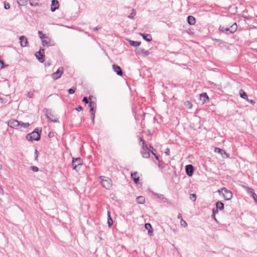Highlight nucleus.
Returning <instances> with one entry per match:
<instances>
[{
    "label": "nucleus",
    "mask_w": 257,
    "mask_h": 257,
    "mask_svg": "<svg viewBox=\"0 0 257 257\" xmlns=\"http://www.w3.org/2000/svg\"><path fill=\"white\" fill-rule=\"evenodd\" d=\"M41 133L42 128L36 127L32 133L28 134L26 138L29 141H39L41 139Z\"/></svg>",
    "instance_id": "f257e3e1"
},
{
    "label": "nucleus",
    "mask_w": 257,
    "mask_h": 257,
    "mask_svg": "<svg viewBox=\"0 0 257 257\" xmlns=\"http://www.w3.org/2000/svg\"><path fill=\"white\" fill-rule=\"evenodd\" d=\"M237 30V25L236 23H234L229 27H225L224 26H220L219 30L223 33L226 35H229L230 34H233Z\"/></svg>",
    "instance_id": "f03ea898"
},
{
    "label": "nucleus",
    "mask_w": 257,
    "mask_h": 257,
    "mask_svg": "<svg viewBox=\"0 0 257 257\" xmlns=\"http://www.w3.org/2000/svg\"><path fill=\"white\" fill-rule=\"evenodd\" d=\"M99 178L101 180L100 184L101 186L106 189L109 190L112 187V180L104 176H100Z\"/></svg>",
    "instance_id": "7ed1b4c3"
},
{
    "label": "nucleus",
    "mask_w": 257,
    "mask_h": 257,
    "mask_svg": "<svg viewBox=\"0 0 257 257\" xmlns=\"http://www.w3.org/2000/svg\"><path fill=\"white\" fill-rule=\"evenodd\" d=\"M83 164V161L81 158H73L72 165L73 169L78 172Z\"/></svg>",
    "instance_id": "20e7f679"
},
{
    "label": "nucleus",
    "mask_w": 257,
    "mask_h": 257,
    "mask_svg": "<svg viewBox=\"0 0 257 257\" xmlns=\"http://www.w3.org/2000/svg\"><path fill=\"white\" fill-rule=\"evenodd\" d=\"M43 111L45 113L46 117L50 121L54 122H59L58 119L55 117V115L53 113L51 109L45 108L43 109Z\"/></svg>",
    "instance_id": "39448f33"
},
{
    "label": "nucleus",
    "mask_w": 257,
    "mask_h": 257,
    "mask_svg": "<svg viewBox=\"0 0 257 257\" xmlns=\"http://www.w3.org/2000/svg\"><path fill=\"white\" fill-rule=\"evenodd\" d=\"M218 192L219 195H221V193L223 194V197L226 200H229L232 197V193L231 191L225 187H223L220 190H218Z\"/></svg>",
    "instance_id": "423d86ee"
},
{
    "label": "nucleus",
    "mask_w": 257,
    "mask_h": 257,
    "mask_svg": "<svg viewBox=\"0 0 257 257\" xmlns=\"http://www.w3.org/2000/svg\"><path fill=\"white\" fill-rule=\"evenodd\" d=\"M89 104V107L90 108L89 112L91 115V119L92 122H94L95 113L97 107L96 102L95 101H90Z\"/></svg>",
    "instance_id": "0eeeda50"
},
{
    "label": "nucleus",
    "mask_w": 257,
    "mask_h": 257,
    "mask_svg": "<svg viewBox=\"0 0 257 257\" xmlns=\"http://www.w3.org/2000/svg\"><path fill=\"white\" fill-rule=\"evenodd\" d=\"M141 154L144 158L148 159L150 157V150L146 143H144V145L142 146Z\"/></svg>",
    "instance_id": "6e6552de"
},
{
    "label": "nucleus",
    "mask_w": 257,
    "mask_h": 257,
    "mask_svg": "<svg viewBox=\"0 0 257 257\" xmlns=\"http://www.w3.org/2000/svg\"><path fill=\"white\" fill-rule=\"evenodd\" d=\"M63 67H59L57 70L53 73L52 75V77L53 79V80H56L59 78H60L63 72Z\"/></svg>",
    "instance_id": "1a4fd4ad"
},
{
    "label": "nucleus",
    "mask_w": 257,
    "mask_h": 257,
    "mask_svg": "<svg viewBox=\"0 0 257 257\" xmlns=\"http://www.w3.org/2000/svg\"><path fill=\"white\" fill-rule=\"evenodd\" d=\"M9 126L18 129L20 126V121L17 119H11L8 121Z\"/></svg>",
    "instance_id": "9d476101"
},
{
    "label": "nucleus",
    "mask_w": 257,
    "mask_h": 257,
    "mask_svg": "<svg viewBox=\"0 0 257 257\" xmlns=\"http://www.w3.org/2000/svg\"><path fill=\"white\" fill-rule=\"evenodd\" d=\"M135 53L138 55L146 57L150 55V53L148 50H146L144 49L138 48L136 49L135 51Z\"/></svg>",
    "instance_id": "9b49d317"
},
{
    "label": "nucleus",
    "mask_w": 257,
    "mask_h": 257,
    "mask_svg": "<svg viewBox=\"0 0 257 257\" xmlns=\"http://www.w3.org/2000/svg\"><path fill=\"white\" fill-rule=\"evenodd\" d=\"M194 167L192 165L189 164L185 166L186 173L189 177L192 176L194 174Z\"/></svg>",
    "instance_id": "f8f14e48"
},
{
    "label": "nucleus",
    "mask_w": 257,
    "mask_h": 257,
    "mask_svg": "<svg viewBox=\"0 0 257 257\" xmlns=\"http://www.w3.org/2000/svg\"><path fill=\"white\" fill-rule=\"evenodd\" d=\"M214 152L220 154L223 158H227L229 157V154H227L224 150L219 148H215Z\"/></svg>",
    "instance_id": "ddd939ff"
},
{
    "label": "nucleus",
    "mask_w": 257,
    "mask_h": 257,
    "mask_svg": "<svg viewBox=\"0 0 257 257\" xmlns=\"http://www.w3.org/2000/svg\"><path fill=\"white\" fill-rule=\"evenodd\" d=\"M209 97L206 92H203L200 94V100L203 104L209 102Z\"/></svg>",
    "instance_id": "4468645a"
},
{
    "label": "nucleus",
    "mask_w": 257,
    "mask_h": 257,
    "mask_svg": "<svg viewBox=\"0 0 257 257\" xmlns=\"http://www.w3.org/2000/svg\"><path fill=\"white\" fill-rule=\"evenodd\" d=\"M112 69L114 72L116 73V74L118 76H122L123 72L121 67L117 65V64H113L112 66Z\"/></svg>",
    "instance_id": "2eb2a0df"
},
{
    "label": "nucleus",
    "mask_w": 257,
    "mask_h": 257,
    "mask_svg": "<svg viewBox=\"0 0 257 257\" xmlns=\"http://www.w3.org/2000/svg\"><path fill=\"white\" fill-rule=\"evenodd\" d=\"M59 8V3L58 0H52L51 5V11L52 12H55Z\"/></svg>",
    "instance_id": "dca6fc26"
},
{
    "label": "nucleus",
    "mask_w": 257,
    "mask_h": 257,
    "mask_svg": "<svg viewBox=\"0 0 257 257\" xmlns=\"http://www.w3.org/2000/svg\"><path fill=\"white\" fill-rule=\"evenodd\" d=\"M20 45L22 47H27L28 45V40L26 36H21L20 37Z\"/></svg>",
    "instance_id": "f3484780"
},
{
    "label": "nucleus",
    "mask_w": 257,
    "mask_h": 257,
    "mask_svg": "<svg viewBox=\"0 0 257 257\" xmlns=\"http://www.w3.org/2000/svg\"><path fill=\"white\" fill-rule=\"evenodd\" d=\"M153 194L155 196L157 197V198L161 200L163 202H167L168 203H170L168 199L166 198L163 194H160L157 193H153Z\"/></svg>",
    "instance_id": "a211bd4d"
},
{
    "label": "nucleus",
    "mask_w": 257,
    "mask_h": 257,
    "mask_svg": "<svg viewBox=\"0 0 257 257\" xmlns=\"http://www.w3.org/2000/svg\"><path fill=\"white\" fill-rule=\"evenodd\" d=\"M140 35L143 37V39L147 42H150L152 41V37L151 34L140 33Z\"/></svg>",
    "instance_id": "6ab92c4d"
},
{
    "label": "nucleus",
    "mask_w": 257,
    "mask_h": 257,
    "mask_svg": "<svg viewBox=\"0 0 257 257\" xmlns=\"http://www.w3.org/2000/svg\"><path fill=\"white\" fill-rule=\"evenodd\" d=\"M35 55L37 60L40 62L43 63L45 61V55L41 53H35Z\"/></svg>",
    "instance_id": "aec40b11"
},
{
    "label": "nucleus",
    "mask_w": 257,
    "mask_h": 257,
    "mask_svg": "<svg viewBox=\"0 0 257 257\" xmlns=\"http://www.w3.org/2000/svg\"><path fill=\"white\" fill-rule=\"evenodd\" d=\"M138 172H132L131 173V178L134 181L136 184H138L140 181V177L137 176Z\"/></svg>",
    "instance_id": "412c9836"
},
{
    "label": "nucleus",
    "mask_w": 257,
    "mask_h": 257,
    "mask_svg": "<svg viewBox=\"0 0 257 257\" xmlns=\"http://www.w3.org/2000/svg\"><path fill=\"white\" fill-rule=\"evenodd\" d=\"M145 228L148 230V234L152 236L153 232V228L150 223H147L145 225Z\"/></svg>",
    "instance_id": "4be33fe9"
},
{
    "label": "nucleus",
    "mask_w": 257,
    "mask_h": 257,
    "mask_svg": "<svg viewBox=\"0 0 257 257\" xmlns=\"http://www.w3.org/2000/svg\"><path fill=\"white\" fill-rule=\"evenodd\" d=\"M242 187L244 189V190L247 192V193L251 196H252L253 193H255L254 190L252 188H250L245 185H242Z\"/></svg>",
    "instance_id": "5701e85b"
},
{
    "label": "nucleus",
    "mask_w": 257,
    "mask_h": 257,
    "mask_svg": "<svg viewBox=\"0 0 257 257\" xmlns=\"http://www.w3.org/2000/svg\"><path fill=\"white\" fill-rule=\"evenodd\" d=\"M187 22L190 25H194L196 23V19L192 16H189L187 17Z\"/></svg>",
    "instance_id": "b1692460"
},
{
    "label": "nucleus",
    "mask_w": 257,
    "mask_h": 257,
    "mask_svg": "<svg viewBox=\"0 0 257 257\" xmlns=\"http://www.w3.org/2000/svg\"><path fill=\"white\" fill-rule=\"evenodd\" d=\"M129 44L133 47H137L141 45V42L135 41L131 40H127Z\"/></svg>",
    "instance_id": "393cba45"
},
{
    "label": "nucleus",
    "mask_w": 257,
    "mask_h": 257,
    "mask_svg": "<svg viewBox=\"0 0 257 257\" xmlns=\"http://www.w3.org/2000/svg\"><path fill=\"white\" fill-rule=\"evenodd\" d=\"M216 208L219 210H222L224 207V204L221 201H218L216 202Z\"/></svg>",
    "instance_id": "a878e982"
},
{
    "label": "nucleus",
    "mask_w": 257,
    "mask_h": 257,
    "mask_svg": "<svg viewBox=\"0 0 257 257\" xmlns=\"http://www.w3.org/2000/svg\"><path fill=\"white\" fill-rule=\"evenodd\" d=\"M107 215L108 226L109 227H110L112 226V225L113 224V220L110 216V212L109 211H107Z\"/></svg>",
    "instance_id": "bb28decb"
},
{
    "label": "nucleus",
    "mask_w": 257,
    "mask_h": 257,
    "mask_svg": "<svg viewBox=\"0 0 257 257\" xmlns=\"http://www.w3.org/2000/svg\"><path fill=\"white\" fill-rule=\"evenodd\" d=\"M38 0H29V4L32 7L41 6V4H39L37 1Z\"/></svg>",
    "instance_id": "cd10ccee"
},
{
    "label": "nucleus",
    "mask_w": 257,
    "mask_h": 257,
    "mask_svg": "<svg viewBox=\"0 0 257 257\" xmlns=\"http://www.w3.org/2000/svg\"><path fill=\"white\" fill-rule=\"evenodd\" d=\"M136 200L139 204H143L145 202V198L144 196H140L137 198Z\"/></svg>",
    "instance_id": "c85d7f7f"
},
{
    "label": "nucleus",
    "mask_w": 257,
    "mask_h": 257,
    "mask_svg": "<svg viewBox=\"0 0 257 257\" xmlns=\"http://www.w3.org/2000/svg\"><path fill=\"white\" fill-rule=\"evenodd\" d=\"M145 113L144 112H143L142 114H136L135 117L136 120H139L141 118H142L143 120L145 119Z\"/></svg>",
    "instance_id": "c756f323"
},
{
    "label": "nucleus",
    "mask_w": 257,
    "mask_h": 257,
    "mask_svg": "<svg viewBox=\"0 0 257 257\" xmlns=\"http://www.w3.org/2000/svg\"><path fill=\"white\" fill-rule=\"evenodd\" d=\"M50 42H51V40L49 38V39H46V40L43 39L42 42V45L44 46H45V45H47V46L53 45V44H50Z\"/></svg>",
    "instance_id": "7c9ffc66"
},
{
    "label": "nucleus",
    "mask_w": 257,
    "mask_h": 257,
    "mask_svg": "<svg viewBox=\"0 0 257 257\" xmlns=\"http://www.w3.org/2000/svg\"><path fill=\"white\" fill-rule=\"evenodd\" d=\"M28 0H18V4L20 7L26 6Z\"/></svg>",
    "instance_id": "2f4dec72"
},
{
    "label": "nucleus",
    "mask_w": 257,
    "mask_h": 257,
    "mask_svg": "<svg viewBox=\"0 0 257 257\" xmlns=\"http://www.w3.org/2000/svg\"><path fill=\"white\" fill-rule=\"evenodd\" d=\"M38 35L39 38L42 40L44 39V38L49 39V38L46 35L44 34L42 31H38Z\"/></svg>",
    "instance_id": "473e14b6"
},
{
    "label": "nucleus",
    "mask_w": 257,
    "mask_h": 257,
    "mask_svg": "<svg viewBox=\"0 0 257 257\" xmlns=\"http://www.w3.org/2000/svg\"><path fill=\"white\" fill-rule=\"evenodd\" d=\"M239 95H240L241 98H243L244 97H246L247 98V95L246 93V92L243 89H240L239 90Z\"/></svg>",
    "instance_id": "72a5a7b5"
},
{
    "label": "nucleus",
    "mask_w": 257,
    "mask_h": 257,
    "mask_svg": "<svg viewBox=\"0 0 257 257\" xmlns=\"http://www.w3.org/2000/svg\"><path fill=\"white\" fill-rule=\"evenodd\" d=\"M149 150H150V154L151 153L154 155L157 153V150L152 146V145H150Z\"/></svg>",
    "instance_id": "f704fd0d"
},
{
    "label": "nucleus",
    "mask_w": 257,
    "mask_h": 257,
    "mask_svg": "<svg viewBox=\"0 0 257 257\" xmlns=\"http://www.w3.org/2000/svg\"><path fill=\"white\" fill-rule=\"evenodd\" d=\"M30 124L29 122H23L20 121V127L27 128L30 126Z\"/></svg>",
    "instance_id": "c9c22d12"
},
{
    "label": "nucleus",
    "mask_w": 257,
    "mask_h": 257,
    "mask_svg": "<svg viewBox=\"0 0 257 257\" xmlns=\"http://www.w3.org/2000/svg\"><path fill=\"white\" fill-rule=\"evenodd\" d=\"M76 90V87H72V88L68 89V92L69 94H73L75 93Z\"/></svg>",
    "instance_id": "e433bc0d"
},
{
    "label": "nucleus",
    "mask_w": 257,
    "mask_h": 257,
    "mask_svg": "<svg viewBox=\"0 0 257 257\" xmlns=\"http://www.w3.org/2000/svg\"><path fill=\"white\" fill-rule=\"evenodd\" d=\"M0 65H1V69H3L5 67H8V65H6L4 63V60L1 59V57H0Z\"/></svg>",
    "instance_id": "4c0bfd02"
},
{
    "label": "nucleus",
    "mask_w": 257,
    "mask_h": 257,
    "mask_svg": "<svg viewBox=\"0 0 257 257\" xmlns=\"http://www.w3.org/2000/svg\"><path fill=\"white\" fill-rule=\"evenodd\" d=\"M185 105L188 108H191L192 107V104L189 101H186L185 102Z\"/></svg>",
    "instance_id": "58836bf2"
},
{
    "label": "nucleus",
    "mask_w": 257,
    "mask_h": 257,
    "mask_svg": "<svg viewBox=\"0 0 257 257\" xmlns=\"http://www.w3.org/2000/svg\"><path fill=\"white\" fill-rule=\"evenodd\" d=\"M136 14V12L134 9L133 10V12L130 14L128 17L130 19H133L134 18L135 15Z\"/></svg>",
    "instance_id": "ea45409f"
},
{
    "label": "nucleus",
    "mask_w": 257,
    "mask_h": 257,
    "mask_svg": "<svg viewBox=\"0 0 257 257\" xmlns=\"http://www.w3.org/2000/svg\"><path fill=\"white\" fill-rule=\"evenodd\" d=\"M82 101L84 102L85 104H88L90 102V101H89V98H88V97L86 96H84L83 98Z\"/></svg>",
    "instance_id": "a19ab883"
},
{
    "label": "nucleus",
    "mask_w": 257,
    "mask_h": 257,
    "mask_svg": "<svg viewBox=\"0 0 257 257\" xmlns=\"http://www.w3.org/2000/svg\"><path fill=\"white\" fill-rule=\"evenodd\" d=\"M30 169L34 172H37L39 170V168L37 166H31Z\"/></svg>",
    "instance_id": "79ce46f5"
},
{
    "label": "nucleus",
    "mask_w": 257,
    "mask_h": 257,
    "mask_svg": "<svg viewBox=\"0 0 257 257\" xmlns=\"http://www.w3.org/2000/svg\"><path fill=\"white\" fill-rule=\"evenodd\" d=\"M190 199L193 201H195L196 200V195L195 194H191L190 195Z\"/></svg>",
    "instance_id": "37998d69"
},
{
    "label": "nucleus",
    "mask_w": 257,
    "mask_h": 257,
    "mask_svg": "<svg viewBox=\"0 0 257 257\" xmlns=\"http://www.w3.org/2000/svg\"><path fill=\"white\" fill-rule=\"evenodd\" d=\"M180 224H181V225L183 226V227H186L188 225L187 223L186 222V221H185L183 219H182L180 221Z\"/></svg>",
    "instance_id": "c03bdc74"
},
{
    "label": "nucleus",
    "mask_w": 257,
    "mask_h": 257,
    "mask_svg": "<svg viewBox=\"0 0 257 257\" xmlns=\"http://www.w3.org/2000/svg\"><path fill=\"white\" fill-rule=\"evenodd\" d=\"M4 8L6 10L9 9L10 8V4L9 3L5 1L4 2Z\"/></svg>",
    "instance_id": "a18cd8bd"
},
{
    "label": "nucleus",
    "mask_w": 257,
    "mask_h": 257,
    "mask_svg": "<svg viewBox=\"0 0 257 257\" xmlns=\"http://www.w3.org/2000/svg\"><path fill=\"white\" fill-rule=\"evenodd\" d=\"M27 96L30 98H32L34 96V93L32 91H30V92H28L27 94Z\"/></svg>",
    "instance_id": "49530a36"
},
{
    "label": "nucleus",
    "mask_w": 257,
    "mask_h": 257,
    "mask_svg": "<svg viewBox=\"0 0 257 257\" xmlns=\"http://www.w3.org/2000/svg\"><path fill=\"white\" fill-rule=\"evenodd\" d=\"M38 154H39L38 151H37V149H36L35 151V152H34L35 160V161H37L38 160Z\"/></svg>",
    "instance_id": "de8ad7c7"
},
{
    "label": "nucleus",
    "mask_w": 257,
    "mask_h": 257,
    "mask_svg": "<svg viewBox=\"0 0 257 257\" xmlns=\"http://www.w3.org/2000/svg\"><path fill=\"white\" fill-rule=\"evenodd\" d=\"M163 164H164V162L162 160L159 161V162H158V167L160 168H164Z\"/></svg>",
    "instance_id": "09e8293b"
},
{
    "label": "nucleus",
    "mask_w": 257,
    "mask_h": 257,
    "mask_svg": "<svg viewBox=\"0 0 257 257\" xmlns=\"http://www.w3.org/2000/svg\"><path fill=\"white\" fill-rule=\"evenodd\" d=\"M251 197L253 199L254 202L257 203V195L255 193H253Z\"/></svg>",
    "instance_id": "8fccbe9b"
},
{
    "label": "nucleus",
    "mask_w": 257,
    "mask_h": 257,
    "mask_svg": "<svg viewBox=\"0 0 257 257\" xmlns=\"http://www.w3.org/2000/svg\"><path fill=\"white\" fill-rule=\"evenodd\" d=\"M218 210L216 208V209L215 208H213L212 209V214H213V216H214L216 215V214L218 213Z\"/></svg>",
    "instance_id": "3c124183"
},
{
    "label": "nucleus",
    "mask_w": 257,
    "mask_h": 257,
    "mask_svg": "<svg viewBox=\"0 0 257 257\" xmlns=\"http://www.w3.org/2000/svg\"><path fill=\"white\" fill-rule=\"evenodd\" d=\"M154 156L155 159L158 161V162H159V161H162L160 159V156L159 155H158L157 153L154 154Z\"/></svg>",
    "instance_id": "603ef678"
},
{
    "label": "nucleus",
    "mask_w": 257,
    "mask_h": 257,
    "mask_svg": "<svg viewBox=\"0 0 257 257\" xmlns=\"http://www.w3.org/2000/svg\"><path fill=\"white\" fill-rule=\"evenodd\" d=\"M165 153L166 154V155L167 156H169L170 155V149L167 148L166 150H165Z\"/></svg>",
    "instance_id": "864d4df0"
},
{
    "label": "nucleus",
    "mask_w": 257,
    "mask_h": 257,
    "mask_svg": "<svg viewBox=\"0 0 257 257\" xmlns=\"http://www.w3.org/2000/svg\"><path fill=\"white\" fill-rule=\"evenodd\" d=\"M75 109L78 111H80L83 109V108L81 105H79L77 107H76Z\"/></svg>",
    "instance_id": "5fc2aeb1"
},
{
    "label": "nucleus",
    "mask_w": 257,
    "mask_h": 257,
    "mask_svg": "<svg viewBox=\"0 0 257 257\" xmlns=\"http://www.w3.org/2000/svg\"><path fill=\"white\" fill-rule=\"evenodd\" d=\"M44 51H45V50L43 48H40L39 51H38V52H36V53H41L43 54H44Z\"/></svg>",
    "instance_id": "6e6d98bb"
},
{
    "label": "nucleus",
    "mask_w": 257,
    "mask_h": 257,
    "mask_svg": "<svg viewBox=\"0 0 257 257\" xmlns=\"http://www.w3.org/2000/svg\"><path fill=\"white\" fill-rule=\"evenodd\" d=\"M177 218L179 219H180V221L182 220V219H183V217H182V215L181 213H179L178 214V216H177Z\"/></svg>",
    "instance_id": "4d7b16f0"
},
{
    "label": "nucleus",
    "mask_w": 257,
    "mask_h": 257,
    "mask_svg": "<svg viewBox=\"0 0 257 257\" xmlns=\"http://www.w3.org/2000/svg\"><path fill=\"white\" fill-rule=\"evenodd\" d=\"M140 141L141 142H142V145H144V143H146L145 141L144 140V139L142 137H140Z\"/></svg>",
    "instance_id": "13d9d810"
},
{
    "label": "nucleus",
    "mask_w": 257,
    "mask_h": 257,
    "mask_svg": "<svg viewBox=\"0 0 257 257\" xmlns=\"http://www.w3.org/2000/svg\"><path fill=\"white\" fill-rule=\"evenodd\" d=\"M48 137L50 138H51L54 137V133L53 132H50L48 134Z\"/></svg>",
    "instance_id": "bf43d9fd"
},
{
    "label": "nucleus",
    "mask_w": 257,
    "mask_h": 257,
    "mask_svg": "<svg viewBox=\"0 0 257 257\" xmlns=\"http://www.w3.org/2000/svg\"><path fill=\"white\" fill-rule=\"evenodd\" d=\"M50 65H51V62L50 61H47L45 63L46 66H50Z\"/></svg>",
    "instance_id": "052dcab7"
},
{
    "label": "nucleus",
    "mask_w": 257,
    "mask_h": 257,
    "mask_svg": "<svg viewBox=\"0 0 257 257\" xmlns=\"http://www.w3.org/2000/svg\"><path fill=\"white\" fill-rule=\"evenodd\" d=\"M247 101L252 104H253L255 103L254 101L252 99H248V100H247Z\"/></svg>",
    "instance_id": "680f3d73"
},
{
    "label": "nucleus",
    "mask_w": 257,
    "mask_h": 257,
    "mask_svg": "<svg viewBox=\"0 0 257 257\" xmlns=\"http://www.w3.org/2000/svg\"><path fill=\"white\" fill-rule=\"evenodd\" d=\"M4 190L3 188L1 187V186L0 185V195H4Z\"/></svg>",
    "instance_id": "e2e57ef3"
},
{
    "label": "nucleus",
    "mask_w": 257,
    "mask_h": 257,
    "mask_svg": "<svg viewBox=\"0 0 257 257\" xmlns=\"http://www.w3.org/2000/svg\"><path fill=\"white\" fill-rule=\"evenodd\" d=\"M93 98V96L92 95H90L88 98H89V101H94L93 100H92V98Z\"/></svg>",
    "instance_id": "0e129e2a"
},
{
    "label": "nucleus",
    "mask_w": 257,
    "mask_h": 257,
    "mask_svg": "<svg viewBox=\"0 0 257 257\" xmlns=\"http://www.w3.org/2000/svg\"><path fill=\"white\" fill-rule=\"evenodd\" d=\"M98 28L97 27H96V28H93L92 29V31L94 32H96V31H98Z\"/></svg>",
    "instance_id": "69168bd1"
},
{
    "label": "nucleus",
    "mask_w": 257,
    "mask_h": 257,
    "mask_svg": "<svg viewBox=\"0 0 257 257\" xmlns=\"http://www.w3.org/2000/svg\"><path fill=\"white\" fill-rule=\"evenodd\" d=\"M211 217H212V218H213V219H214L216 221H217V219H216V218L215 215L213 216V214H212V215H211Z\"/></svg>",
    "instance_id": "338daca9"
},
{
    "label": "nucleus",
    "mask_w": 257,
    "mask_h": 257,
    "mask_svg": "<svg viewBox=\"0 0 257 257\" xmlns=\"http://www.w3.org/2000/svg\"><path fill=\"white\" fill-rule=\"evenodd\" d=\"M243 99L246 100V101H247V100H248L249 99L248 98V96H247V98L246 97H244L243 98Z\"/></svg>",
    "instance_id": "774afa93"
}]
</instances>
